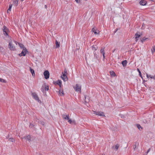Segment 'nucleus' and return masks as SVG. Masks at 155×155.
Segmentation results:
<instances>
[{
    "label": "nucleus",
    "instance_id": "c03bdc74",
    "mask_svg": "<svg viewBox=\"0 0 155 155\" xmlns=\"http://www.w3.org/2000/svg\"><path fill=\"white\" fill-rule=\"evenodd\" d=\"M150 148H149L147 151V152H146V153H147V154L150 151Z\"/></svg>",
    "mask_w": 155,
    "mask_h": 155
},
{
    "label": "nucleus",
    "instance_id": "bb28decb",
    "mask_svg": "<svg viewBox=\"0 0 155 155\" xmlns=\"http://www.w3.org/2000/svg\"><path fill=\"white\" fill-rule=\"evenodd\" d=\"M110 73L111 75L112 76H115L116 75L115 73L113 71H110Z\"/></svg>",
    "mask_w": 155,
    "mask_h": 155
},
{
    "label": "nucleus",
    "instance_id": "5fc2aeb1",
    "mask_svg": "<svg viewBox=\"0 0 155 155\" xmlns=\"http://www.w3.org/2000/svg\"><path fill=\"white\" fill-rule=\"evenodd\" d=\"M66 117H67V116H69V115H68V116H67V115H66Z\"/></svg>",
    "mask_w": 155,
    "mask_h": 155
},
{
    "label": "nucleus",
    "instance_id": "a18cd8bd",
    "mask_svg": "<svg viewBox=\"0 0 155 155\" xmlns=\"http://www.w3.org/2000/svg\"><path fill=\"white\" fill-rule=\"evenodd\" d=\"M105 53H104V54H103V57L104 59L105 58Z\"/></svg>",
    "mask_w": 155,
    "mask_h": 155
},
{
    "label": "nucleus",
    "instance_id": "79ce46f5",
    "mask_svg": "<svg viewBox=\"0 0 155 155\" xmlns=\"http://www.w3.org/2000/svg\"><path fill=\"white\" fill-rule=\"evenodd\" d=\"M76 2L78 3H79L80 2V0H75Z\"/></svg>",
    "mask_w": 155,
    "mask_h": 155
},
{
    "label": "nucleus",
    "instance_id": "473e14b6",
    "mask_svg": "<svg viewBox=\"0 0 155 155\" xmlns=\"http://www.w3.org/2000/svg\"><path fill=\"white\" fill-rule=\"evenodd\" d=\"M59 94L60 95H64L63 91H60V90H59Z\"/></svg>",
    "mask_w": 155,
    "mask_h": 155
},
{
    "label": "nucleus",
    "instance_id": "b1692460",
    "mask_svg": "<svg viewBox=\"0 0 155 155\" xmlns=\"http://www.w3.org/2000/svg\"><path fill=\"white\" fill-rule=\"evenodd\" d=\"M119 147V145L118 144H117L115 146H114V150L116 151H117L118 150V149Z\"/></svg>",
    "mask_w": 155,
    "mask_h": 155
},
{
    "label": "nucleus",
    "instance_id": "0eeeda50",
    "mask_svg": "<svg viewBox=\"0 0 155 155\" xmlns=\"http://www.w3.org/2000/svg\"><path fill=\"white\" fill-rule=\"evenodd\" d=\"M45 79H47L49 77L50 74L48 71L46 70L43 73Z\"/></svg>",
    "mask_w": 155,
    "mask_h": 155
},
{
    "label": "nucleus",
    "instance_id": "f03ea898",
    "mask_svg": "<svg viewBox=\"0 0 155 155\" xmlns=\"http://www.w3.org/2000/svg\"><path fill=\"white\" fill-rule=\"evenodd\" d=\"M63 118H64V117H63ZM64 119L68 120V122L71 124L74 125H75L76 124L75 120H72L70 119L69 117H64Z\"/></svg>",
    "mask_w": 155,
    "mask_h": 155
},
{
    "label": "nucleus",
    "instance_id": "37998d69",
    "mask_svg": "<svg viewBox=\"0 0 155 155\" xmlns=\"http://www.w3.org/2000/svg\"><path fill=\"white\" fill-rule=\"evenodd\" d=\"M66 74L65 73L63 74V75L62 76H61V77H64V76H66Z\"/></svg>",
    "mask_w": 155,
    "mask_h": 155
},
{
    "label": "nucleus",
    "instance_id": "aec40b11",
    "mask_svg": "<svg viewBox=\"0 0 155 155\" xmlns=\"http://www.w3.org/2000/svg\"><path fill=\"white\" fill-rule=\"evenodd\" d=\"M136 126L137 128L140 130H141L143 129V128L141 127L140 124H137Z\"/></svg>",
    "mask_w": 155,
    "mask_h": 155
},
{
    "label": "nucleus",
    "instance_id": "7ed1b4c3",
    "mask_svg": "<svg viewBox=\"0 0 155 155\" xmlns=\"http://www.w3.org/2000/svg\"><path fill=\"white\" fill-rule=\"evenodd\" d=\"M31 95L33 97L36 101L40 103H41V101L39 99L38 95L35 92H32Z\"/></svg>",
    "mask_w": 155,
    "mask_h": 155
},
{
    "label": "nucleus",
    "instance_id": "2eb2a0df",
    "mask_svg": "<svg viewBox=\"0 0 155 155\" xmlns=\"http://www.w3.org/2000/svg\"><path fill=\"white\" fill-rule=\"evenodd\" d=\"M55 44H56V48H59L60 46V43L59 42H58V41L56 40L55 41Z\"/></svg>",
    "mask_w": 155,
    "mask_h": 155
},
{
    "label": "nucleus",
    "instance_id": "7c9ffc66",
    "mask_svg": "<svg viewBox=\"0 0 155 155\" xmlns=\"http://www.w3.org/2000/svg\"><path fill=\"white\" fill-rule=\"evenodd\" d=\"M100 52L102 54H104V53H105L104 48H102L100 50Z\"/></svg>",
    "mask_w": 155,
    "mask_h": 155
},
{
    "label": "nucleus",
    "instance_id": "a878e982",
    "mask_svg": "<svg viewBox=\"0 0 155 155\" xmlns=\"http://www.w3.org/2000/svg\"><path fill=\"white\" fill-rule=\"evenodd\" d=\"M38 123L42 125H44V122L43 121H41V120H39L38 121Z\"/></svg>",
    "mask_w": 155,
    "mask_h": 155
},
{
    "label": "nucleus",
    "instance_id": "393cba45",
    "mask_svg": "<svg viewBox=\"0 0 155 155\" xmlns=\"http://www.w3.org/2000/svg\"><path fill=\"white\" fill-rule=\"evenodd\" d=\"M137 71H138V72L139 73V74L140 76L142 79H143V77L141 74V72H140V69L139 68H137Z\"/></svg>",
    "mask_w": 155,
    "mask_h": 155
},
{
    "label": "nucleus",
    "instance_id": "f257e3e1",
    "mask_svg": "<svg viewBox=\"0 0 155 155\" xmlns=\"http://www.w3.org/2000/svg\"><path fill=\"white\" fill-rule=\"evenodd\" d=\"M17 45V42L15 41L11 40L9 42L8 47L11 51L16 50L15 46Z\"/></svg>",
    "mask_w": 155,
    "mask_h": 155
},
{
    "label": "nucleus",
    "instance_id": "2f4dec72",
    "mask_svg": "<svg viewBox=\"0 0 155 155\" xmlns=\"http://www.w3.org/2000/svg\"><path fill=\"white\" fill-rule=\"evenodd\" d=\"M135 38H138L140 36V35L138 34L137 33L135 34Z\"/></svg>",
    "mask_w": 155,
    "mask_h": 155
},
{
    "label": "nucleus",
    "instance_id": "6e6d98bb",
    "mask_svg": "<svg viewBox=\"0 0 155 155\" xmlns=\"http://www.w3.org/2000/svg\"><path fill=\"white\" fill-rule=\"evenodd\" d=\"M45 8H46V7H47L46 5H45Z\"/></svg>",
    "mask_w": 155,
    "mask_h": 155
},
{
    "label": "nucleus",
    "instance_id": "3c124183",
    "mask_svg": "<svg viewBox=\"0 0 155 155\" xmlns=\"http://www.w3.org/2000/svg\"><path fill=\"white\" fill-rule=\"evenodd\" d=\"M59 85L60 87H62L61 84H60V85Z\"/></svg>",
    "mask_w": 155,
    "mask_h": 155
},
{
    "label": "nucleus",
    "instance_id": "c85d7f7f",
    "mask_svg": "<svg viewBox=\"0 0 155 155\" xmlns=\"http://www.w3.org/2000/svg\"><path fill=\"white\" fill-rule=\"evenodd\" d=\"M149 120H147L146 119H144L143 120V122L144 123H148L150 122Z\"/></svg>",
    "mask_w": 155,
    "mask_h": 155
},
{
    "label": "nucleus",
    "instance_id": "bf43d9fd",
    "mask_svg": "<svg viewBox=\"0 0 155 155\" xmlns=\"http://www.w3.org/2000/svg\"><path fill=\"white\" fill-rule=\"evenodd\" d=\"M22 1H24V0H21Z\"/></svg>",
    "mask_w": 155,
    "mask_h": 155
},
{
    "label": "nucleus",
    "instance_id": "5701e85b",
    "mask_svg": "<svg viewBox=\"0 0 155 155\" xmlns=\"http://www.w3.org/2000/svg\"><path fill=\"white\" fill-rule=\"evenodd\" d=\"M17 43L18 44L19 46L21 48H23V49L24 48H25V47L22 44H20L19 43Z\"/></svg>",
    "mask_w": 155,
    "mask_h": 155
},
{
    "label": "nucleus",
    "instance_id": "4d7b16f0",
    "mask_svg": "<svg viewBox=\"0 0 155 155\" xmlns=\"http://www.w3.org/2000/svg\"><path fill=\"white\" fill-rule=\"evenodd\" d=\"M122 117H121V118H122Z\"/></svg>",
    "mask_w": 155,
    "mask_h": 155
},
{
    "label": "nucleus",
    "instance_id": "39448f33",
    "mask_svg": "<svg viewBox=\"0 0 155 155\" xmlns=\"http://www.w3.org/2000/svg\"><path fill=\"white\" fill-rule=\"evenodd\" d=\"M28 52L27 49L26 48H24L23 49V50L21 53L19 54V55L20 56H25Z\"/></svg>",
    "mask_w": 155,
    "mask_h": 155
},
{
    "label": "nucleus",
    "instance_id": "72a5a7b5",
    "mask_svg": "<svg viewBox=\"0 0 155 155\" xmlns=\"http://www.w3.org/2000/svg\"><path fill=\"white\" fill-rule=\"evenodd\" d=\"M151 51L152 53H153L155 51V46L152 48L151 49Z\"/></svg>",
    "mask_w": 155,
    "mask_h": 155
},
{
    "label": "nucleus",
    "instance_id": "ddd939ff",
    "mask_svg": "<svg viewBox=\"0 0 155 155\" xmlns=\"http://www.w3.org/2000/svg\"><path fill=\"white\" fill-rule=\"evenodd\" d=\"M13 1V4L15 6H17L18 5V0H12Z\"/></svg>",
    "mask_w": 155,
    "mask_h": 155
},
{
    "label": "nucleus",
    "instance_id": "9b49d317",
    "mask_svg": "<svg viewBox=\"0 0 155 155\" xmlns=\"http://www.w3.org/2000/svg\"><path fill=\"white\" fill-rule=\"evenodd\" d=\"M42 88H45V91H48L49 89L48 86L45 84L42 85Z\"/></svg>",
    "mask_w": 155,
    "mask_h": 155
},
{
    "label": "nucleus",
    "instance_id": "4468645a",
    "mask_svg": "<svg viewBox=\"0 0 155 155\" xmlns=\"http://www.w3.org/2000/svg\"><path fill=\"white\" fill-rule=\"evenodd\" d=\"M30 70L31 71V73L32 74V75L33 77H35V71L34 70L31 69V67L29 68Z\"/></svg>",
    "mask_w": 155,
    "mask_h": 155
},
{
    "label": "nucleus",
    "instance_id": "c756f323",
    "mask_svg": "<svg viewBox=\"0 0 155 155\" xmlns=\"http://www.w3.org/2000/svg\"><path fill=\"white\" fill-rule=\"evenodd\" d=\"M148 38H143L141 40V41L142 43H143V42H144V41H145L147 40H148Z\"/></svg>",
    "mask_w": 155,
    "mask_h": 155
},
{
    "label": "nucleus",
    "instance_id": "a211bd4d",
    "mask_svg": "<svg viewBox=\"0 0 155 155\" xmlns=\"http://www.w3.org/2000/svg\"><path fill=\"white\" fill-rule=\"evenodd\" d=\"M139 143H137V142H135V144L133 146V148L134 150H135L136 147L137 146H138L139 145Z\"/></svg>",
    "mask_w": 155,
    "mask_h": 155
},
{
    "label": "nucleus",
    "instance_id": "6ab92c4d",
    "mask_svg": "<svg viewBox=\"0 0 155 155\" xmlns=\"http://www.w3.org/2000/svg\"><path fill=\"white\" fill-rule=\"evenodd\" d=\"M89 97L87 96H85V102L86 103H87L89 101Z\"/></svg>",
    "mask_w": 155,
    "mask_h": 155
},
{
    "label": "nucleus",
    "instance_id": "8fccbe9b",
    "mask_svg": "<svg viewBox=\"0 0 155 155\" xmlns=\"http://www.w3.org/2000/svg\"><path fill=\"white\" fill-rule=\"evenodd\" d=\"M23 139H27V136H24L23 137Z\"/></svg>",
    "mask_w": 155,
    "mask_h": 155
},
{
    "label": "nucleus",
    "instance_id": "20e7f679",
    "mask_svg": "<svg viewBox=\"0 0 155 155\" xmlns=\"http://www.w3.org/2000/svg\"><path fill=\"white\" fill-rule=\"evenodd\" d=\"M93 112L95 115H98L100 116H105V115L103 112H96L94 111H93Z\"/></svg>",
    "mask_w": 155,
    "mask_h": 155
},
{
    "label": "nucleus",
    "instance_id": "58836bf2",
    "mask_svg": "<svg viewBox=\"0 0 155 155\" xmlns=\"http://www.w3.org/2000/svg\"><path fill=\"white\" fill-rule=\"evenodd\" d=\"M151 78L155 80V75L152 76H151Z\"/></svg>",
    "mask_w": 155,
    "mask_h": 155
},
{
    "label": "nucleus",
    "instance_id": "c9c22d12",
    "mask_svg": "<svg viewBox=\"0 0 155 155\" xmlns=\"http://www.w3.org/2000/svg\"><path fill=\"white\" fill-rule=\"evenodd\" d=\"M34 126V125L33 124H32V123H31L29 125V127L30 128H32Z\"/></svg>",
    "mask_w": 155,
    "mask_h": 155
},
{
    "label": "nucleus",
    "instance_id": "ea45409f",
    "mask_svg": "<svg viewBox=\"0 0 155 155\" xmlns=\"http://www.w3.org/2000/svg\"><path fill=\"white\" fill-rule=\"evenodd\" d=\"M94 57L96 59H97V54H95L94 53Z\"/></svg>",
    "mask_w": 155,
    "mask_h": 155
},
{
    "label": "nucleus",
    "instance_id": "4c0bfd02",
    "mask_svg": "<svg viewBox=\"0 0 155 155\" xmlns=\"http://www.w3.org/2000/svg\"><path fill=\"white\" fill-rule=\"evenodd\" d=\"M146 76H147V78H151V76H152V75H148L147 74H146Z\"/></svg>",
    "mask_w": 155,
    "mask_h": 155
},
{
    "label": "nucleus",
    "instance_id": "dca6fc26",
    "mask_svg": "<svg viewBox=\"0 0 155 155\" xmlns=\"http://www.w3.org/2000/svg\"><path fill=\"white\" fill-rule=\"evenodd\" d=\"M54 83L55 84H57L58 85H60V84H61V80H58L56 82H54Z\"/></svg>",
    "mask_w": 155,
    "mask_h": 155
},
{
    "label": "nucleus",
    "instance_id": "9d476101",
    "mask_svg": "<svg viewBox=\"0 0 155 155\" xmlns=\"http://www.w3.org/2000/svg\"><path fill=\"white\" fill-rule=\"evenodd\" d=\"M147 3V2L145 0H141L140 2V4L141 5H145Z\"/></svg>",
    "mask_w": 155,
    "mask_h": 155
},
{
    "label": "nucleus",
    "instance_id": "f704fd0d",
    "mask_svg": "<svg viewBox=\"0 0 155 155\" xmlns=\"http://www.w3.org/2000/svg\"><path fill=\"white\" fill-rule=\"evenodd\" d=\"M97 48L94 46H93L92 47V50H93L96 51L97 50Z\"/></svg>",
    "mask_w": 155,
    "mask_h": 155
},
{
    "label": "nucleus",
    "instance_id": "49530a36",
    "mask_svg": "<svg viewBox=\"0 0 155 155\" xmlns=\"http://www.w3.org/2000/svg\"><path fill=\"white\" fill-rule=\"evenodd\" d=\"M64 73H65L66 74H67V70L66 69H64Z\"/></svg>",
    "mask_w": 155,
    "mask_h": 155
},
{
    "label": "nucleus",
    "instance_id": "412c9836",
    "mask_svg": "<svg viewBox=\"0 0 155 155\" xmlns=\"http://www.w3.org/2000/svg\"><path fill=\"white\" fill-rule=\"evenodd\" d=\"M127 61L126 60H124L122 61V64L123 66H125L126 65Z\"/></svg>",
    "mask_w": 155,
    "mask_h": 155
},
{
    "label": "nucleus",
    "instance_id": "423d86ee",
    "mask_svg": "<svg viewBox=\"0 0 155 155\" xmlns=\"http://www.w3.org/2000/svg\"><path fill=\"white\" fill-rule=\"evenodd\" d=\"M2 29L4 35L5 36L8 35V28L5 26H3Z\"/></svg>",
    "mask_w": 155,
    "mask_h": 155
},
{
    "label": "nucleus",
    "instance_id": "f3484780",
    "mask_svg": "<svg viewBox=\"0 0 155 155\" xmlns=\"http://www.w3.org/2000/svg\"><path fill=\"white\" fill-rule=\"evenodd\" d=\"M61 77L64 82H65L68 80V78L67 76Z\"/></svg>",
    "mask_w": 155,
    "mask_h": 155
},
{
    "label": "nucleus",
    "instance_id": "cd10ccee",
    "mask_svg": "<svg viewBox=\"0 0 155 155\" xmlns=\"http://www.w3.org/2000/svg\"><path fill=\"white\" fill-rule=\"evenodd\" d=\"M27 139L30 142L31 141V137L30 135H28L27 136Z\"/></svg>",
    "mask_w": 155,
    "mask_h": 155
},
{
    "label": "nucleus",
    "instance_id": "1a4fd4ad",
    "mask_svg": "<svg viewBox=\"0 0 155 155\" xmlns=\"http://www.w3.org/2000/svg\"><path fill=\"white\" fill-rule=\"evenodd\" d=\"M92 32L94 33L95 34H98L99 33V31L95 27L93 28L91 30Z\"/></svg>",
    "mask_w": 155,
    "mask_h": 155
},
{
    "label": "nucleus",
    "instance_id": "4be33fe9",
    "mask_svg": "<svg viewBox=\"0 0 155 155\" xmlns=\"http://www.w3.org/2000/svg\"><path fill=\"white\" fill-rule=\"evenodd\" d=\"M12 4H10V5H9V7L8 8V9L7 10L8 13H9L11 11V9L12 8Z\"/></svg>",
    "mask_w": 155,
    "mask_h": 155
},
{
    "label": "nucleus",
    "instance_id": "6e6552de",
    "mask_svg": "<svg viewBox=\"0 0 155 155\" xmlns=\"http://www.w3.org/2000/svg\"><path fill=\"white\" fill-rule=\"evenodd\" d=\"M75 90L76 91L81 92V86L78 84H76L75 87H74Z\"/></svg>",
    "mask_w": 155,
    "mask_h": 155
},
{
    "label": "nucleus",
    "instance_id": "13d9d810",
    "mask_svg": "<svg viewBox=\"0 0 155 155\" xmlns=\"http://www.w3.org/2000/svg\"><path fill=\"white\" fill-rule=\"evenodd\" d=\"M114 146H113L112 147H113V148H114Z\"/></svg>",
    "mask_w": 155,
    "mask_h": 155
},
{
    "label": "nucleus",
    "instance_id": "864d4df0",
    "mask_svg": "<svg viewBox=\"0 0 155 155\" xmlns=\"http://www.w3.org/2000/svg\"><path fill=\"white\" fill-rule=\"evenodd\" d=\"M118 30L117 29H116V31H115V32H116Z\"/></svg>",
    "mask_w": 155,
    "mask_h": 155
},
{
    "label": "nucleus",
    "instance_id": "f8f14e48",
    "mask_svg": "<svg viewBox=\"0 0 155 155\" xmlns=\"http://www.w3.org/2000/svg\"><path fill=\"white\" fill-rule=\"evenodd\" d=\"M9 135H8V136H7L6 137L7 139H8V140L12 142H15V140L13 138H9Z\"/></svg>",
    "mask_w": 155,
    "mask_h": 155
},
{
    "label": "nucleus",
    "instance_id": "09e8293b",
    "mask_svg": "<svg viewBox=\"0 0 155 155\" xmlns=\"http://www.w3.org/2000/svg\"><path fill=\"white\" fill-rule=\"evenodd\" d=\"M3 49V48L2 47L0 46V51H2V50Z\"/></svg>",
    "mask_w": 155,
    "mask_h": 155
},
{
    "label": "nucleus",
    "instance_id": "e433bc0d",
    "mask_svg": "<svg viewBox=\"0 0 155 155\" xmlns=\"http://www.w3.org/2000/svg\"><path fill=\"white\" fill-rule=\"evenodd\" d=\"M0 81L2 82H5V80L2 79V78H0Z\"/></svg>",
    "mask_w": 155,
    "mask_h": 155
},
{
    "label": "nucleus",
    "instance_id": "a19ab883",
    "mask_svg": "<svg viewBox=\"0 0 155 155\" xmlns=\"http://www.w3.org/2000/svg\"><path fill=\"white\" fill-rule=\"evenodd\" d=\"M44 88H42V86L41 90V91L43 92L44 91Z\"/></svg>",
    "mask_w": 155,
    "mask_h": 155
},
{
    "label": "nucleus",
    "instance_id": "603ef678",
    "mask_svg": "<svg viewBox=\"0 0 155 155\" xmlns=\"http://www.w3.org/2000/svg\"><path fill=\"white\" fill-rule=\"evenodd\" d=\"M145 80H143V83H144L145 82Z\"/></svg>",
    "mask_w": 155,
    "mask_h": 155
},
{
    "label": "nucleus",
    "instance_id": "de8ad7c7",
    "mask_svg": "<svg viewBox=\"0 0 155 155\" xmlns=\"http://www.w3.org/2000/svg\"><path fill=\"white\" fill-rule=\"evenodd\" d=\"M135 41L136 42H137L138 40V38H135Z\"/></svg>",
    "mask_w": 155,
    "mask_h": 155
}]
</instances>
